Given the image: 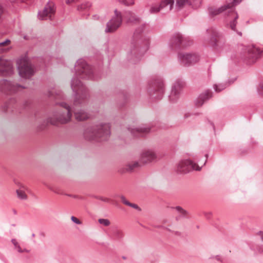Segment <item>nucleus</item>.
<instances>
[{"label": "nucleus", "mask_w": 263, "mask_h": 263, "mask_svg": "<svg viewBox=\"0 0 263 263\" xmlns=\"http://www.w3.org/2000/svg\"><path fill=\"white\" fill-rule=\"evenodd\" d=\"M187 117H188V116H187V114H186V115H185V118H187Z\"/></svg>", "instance_id": "09e8293b"}, {"label": "nucleus", "mask_w": 263, "mask_h": 263, "mask_svg": "<svg viewBox=\"0 0 263 263\" xmlns=\"http://www.w3.org/2000/svg\"><path fill=\"white\" fill-rule=\"evenodd\" d=\"M140 162H139L138 161H133L128 163L126 165V171L130 172L133 171L135 168L140 166Z\"/></svg>", "instance_id": "a878e982"}, {"label": "nucleus", "mask_w": 263, "mask_h": 263, "mask_svg": "<svg viewBox=\"0 0 263 263\" xmlns=\"http://www.w3.org/2000/svg\"><path fill=\"white\" fill-rule=\"evenodd\" d=\"M71 220L72 222L77 224H82V223L79 219L73 216L71 217Z\"/></svg>", "instance_id": "c9c22d12"}, {"label": "nucleus", "mask_w": 263, "mask_h": 263, "mask_svg": "<svg viewBox=\"0 0 263 263\" xmlns=\"http://www.w3.org/2000/svg\"><path fill=\"white\" fill-rule=\"evenodd\" d=\"M24 88L25 87L21 85L14 84L6 80H2L0 81V90L6 94L15 93L20 89Z\"/></svg>", "instance_id": "f8f14e48"}, {"label": "nucleus", "mask_w": 263, "mask_h": 263, "mask_svg": "<svg viewBox=\"0 0 263 263\" xmlns=\"http://www.w3.org/2000/svg\"><path fill=\"white\" fill-rule=\"evenodd\" d=\"M215 258L217 260H220V257L219 256H216L215 257Z\"/></svg>", "instance_id": "a18cd8bd"}, {"label": "nucleus", "mask_w": 263, "mask_h": 263, "mask_svg": "<svg viewBox=\"0 0 263 263\" xmlns=\"http://www.w3.org/2000/svg\"><path fill=\"white\" fill-rule=\"evenodd\" d=\"M207 31L211 34V42H213L215 46H219L222 39V35L215 29H210Z\"/></svg>", "instance_id": "4be33fe9"}, {"label": "nucleus", "mask_w": 263, "mask_h": 263, "mask_svg": "<svg viewBox=\"0 0 263 263\" xmlns=\"http://www.w3.org/2000/svg\"><path fill=\"white\" fill-rule=\"evenodd\" d=\"M101 200L105 202H110V200L109 198H104V197H100L99 198Z\"/></svg>", "instance_id": "ea45409f"}, {"label": "nucleus", "mask_w": 263, "mask_h": 263, "mask_svg": "<svg viewBox=\"0 0 263 263\" xmlns=\"http://www.w3.org/2000/svg\"><path fill=\"white\" fill-rule=\"evenodd\" d=\"M238 34H239L240 35H241V32H238Z\"/></svg>", "instance_id": "de8ad7c7"}, {"label": "nucleus", "mask_w": 263, "mask_h": 263, "mask_svg": "<svg viewBox=\"0 0 263 263\" xmlns=\"http://www.w3.org/2000/svg\"><path fill=\"white\" fill-rule=\"evenodd\" d=\"M48 96L55 99H64V96L62 92L60 90L55 88L50 90L48 92Z\"/></svg>", "instance_id": "b1692460"}, {"label": "nucleus", "mask_w": 263, "mask_h": 263, "mask_svg": "<svg viewBox=\"0 0 263 263\" xmlns=\"http://www.w3.org/2000/svg\"><path fill=\"white\" fill-rule=\"evenodd\" d=\"M16 194L17 197L21 200H25L27 198V195L25 194V192L22 190H17Z\"/></svg>", "instance_id": "c756f323"}, {"label": "nucleus", "mask_w": 263, "mask_h": 263, "mask_svg": "<svg viewBox=\"0 0 263 263\" xmlns=\"http://www.w3.org/2000/svg\"><path fill=\"white\" fill-rule=\"evenodd\" d=\"M124 236V233L121 230L115 229L112 232V238L115 240L121 241Z\"/></svg>", "instance_id": "393cba45"}, {"label": "nucleus", "mask_w": 263, "mask_h": 263, "mask_svg": "<svg viewBox=\"0 0 263 263\" xmlns=\"http://www.w3.org/2000/svg\"><path fill=\"white\" fill-rule=\"evenodd\" d=\"M175 210L180 214V216L176 217V219L178 220L181 216L185 217L187 215V212L183 210L181 206H177L174 208Z\"/></svg>", "instance_id": "cd10ccee"}, {"label": "nucleus", "mask_w": 263, "mask_h": 263, "mask_svg": "<svg viewBox=\"0 0 263 263\" xmlns=\"http://www.w3.org/2000/svg\"><path fill=\"white\" fill-rule=\"evenodd\" d=\"M12 72L13 67L11 61L0 58V76H6L11 74Z\"/></svg>", "instance_id": "f3484780"}, {"label": "nucleus", "mask_w": 263, "mask_h": 263, "mask_svg": "<svg viewBox=\"0 0 263 263\" xmlns=\"http://www.w3.org/2000/svg\"><path fill=\"white\" fill-rule=\"evenodd\" d=\"M178 59L181 64L189 66L196 63L199 60V57L195 53L180 52L178 54Z\"/></svg>", "instance_id": "ddd939ff"}, {"label": "nucleus", "mask_w": 263, "mask_h": 263, "mask_svg": "<svg viewBox=\"0 0 263 263\" xmlns=\"http://www.w3.org/2000/svg\"><path fill=\"white\" fill-rule=\"evenodd\" d=\"M149 92L150 95L154 96V98L160 99L162 97L164 92V85L162 79L160 77L153 79L150 84Z\"/></svg>", "instance_id": "423d86ee"}, {"label": "nucleus", "mask_w": 263, "mask_h": 263, "mask_svg": "<svg viewBox=\"0 0 263 263\" xmlns=\"http://www.w3.org/2000/svg\"><path fill=\"white\" fill-rule=\"evenodd\" d=\"M183 85L184 83L181 80H177L174 82L169 96V99L171 102L174 103L178 100Z\"/></svg>", "instance_id": "2eb2a0df"}, {"label": "nucleus", "mask_w": 263, "mask_h": 263, "mask_svg": "<svg viewBox=\"0 0 263 263\" xmlns=\"http://www.w3.org/2000/svg\"><path fill=\"white\" fill-rule=\"evenodd\" d=\"M91 6V4L89 2H85L84 3L78 6V10H84L88 8H89Z\"/></svg>", "instance_id": "2f4dec72"}, {"label": "nucleus", "mask_w": 263, "mask_h": 263, "mask_svg": "<svg viewBox=\"0 0 263 263\" xmlns=\"http://www.w3.org/2000/svg\"><path fill=\"white\" fill-rule=\"evenodd\" d=\"M61 108L54 112L52 117L47 119L46 124L50 123L53 125H57L58 123L66 124L69 122L72 117L71 108L69 105L65 102L57 103Z\"/></svg>", "instance_id": "20e7f679"}, {"label": "nucleus", "mask_w": 263, "mask_h": 263, "mask_svg": "<svg viewBox=\"0 0 263 263\" xmlns=\"http://www.w3.org/2000/svg\"><path fill=\"white\" fill-rule=\"evenodd\" d=\"M144 28H145L144 24H142L138 28H137L136 29V30L134 32V37H136L138 34L141 33L144 30Z\"/></svg>", "instance_id": "473e14b6"}, {"label": "nucleus", "mask_w": 263, "mask_h": 263, "mask_svg": "<svg viewBox=\"0 0 263 263\" xmlns=\"http://www.w3.org/2000/svg\"><path fill=\"white\" fill-rule=\"evenodd\" d=\"M158 159V154L154 149H146L140 153L139 161L140 163L145 164L156 162Z\"/></svg>", "instance_id": "9b49d317"}, {"label": "nucleus", "mask_w": 263, "mask_h": 263, "mask_svg": "<svg viewBox=\"0 0 263 263\" xmlns=\"http://www.w3.org/2000/svg\"><path fill=\"white\" fill-rule=\"evenodd\" d=\"M131 134L135 137L143 136L145 134L150 132L149 127L142 125L136 128H131L129 129Z\"/></svg>", "instance_id": "412c9836"}, {"label": "nucleus", "mask_w": 263, "mask_h": 263, "mask_svg": "<svg viewBox=\"0 0 263 263\" xmlns=\"http://www.w3.org/2000/svg\"><path fill=\"white\" fill-rule=\"evenodd\" d=\"M214 89L216 92H220L225 89L227 87V84H219L214 85Z\"/></svg>", "instance_id": "7c9ffc66"}, {"label": "nucleus", "mask_w": 263, "mask_h": 263, "mask_svg": "<svg viewBox=\"0 0 263 263\" xmlns=\"http://www.w3.org/2000/svg\"><path fill=\"white\" fill-rule=\"evenodd\" d=\"M34 235H34V234H32V237H34Z\"/></svg>", "instance_id": "8fccbe9b"}, {"label": "nucleus", "mask_w": 263, "mask_h": 263, "mask_svg": "<svg viewBox=\"0 0 263 263\" xmlns=\"http://www.w3.org/2000/svg\"><path fill=\"white\" fill-rule=\"evenodd\" d=\"M77 0H66V2L67 4H70L72 3L76 2Z\"/></svg>", "instance_id": "a19ab883"}, {"label": "nucleus", "mask_w": 263, "mask_h": 263, "mask_svg": "<svg viewBox=\"0 0 263 263\" xmlns=\"http://www.w3.org/2000/svg\"><path fill=\"white\" fill-rule=\"evenodd\" d=\"M76 73L72 79L71 87L74 93V99L72 106L75 118L78 121H84L89 117L87 111L82 109L87 104L89 94L87 88L77 77L82 79H95V76L91 66L88 65L83 59H79L75 65Z\"/></svg>", "instance_id": "f257e3e1"}, {"label": "nucleus", "mask_w": 263, "mask_h": 263, "mask_svg": "<svg viewBox=\"0 0 263 263\" xmlns=\"http://www.w3.org/2000/svg\"><path fill=\"white\" fill-rule=\"evenodd\" d=\"M212 97V92L210 90H206L199 95L196 100L195 103L197 107L201 106L204 102L207 101Z\"/></svg>", "instance_id": "aec40b11"}, {"label": "nucleus", "mask_w": 263, "mask_h": 263, "mask_svg": "<svg viewBox=\"0 0 263 263\" xmlns=\"http://www.w3.org/2000/svg\"><path fill=\"white\" fill-rule=\"evenodd\" d=\"M200 169L196 163L188 159L179 161L175 168L176 171L180 174H186L192 170L199 171Z\"/></svg>", "instance_id": "6e6552de"}, {"label": "nucleus", "mask_w": 263, "mask_h": 263, "mask_svg": "<svg viewBox=\"0 0 263 263\" xmlns=\"http://www.w3.org/2000/svg\"><path fill=\"white\" fill-rule=\"evenodd\" d=\"M242 0H233L232 2L222 6L220 8H210L209 9V13L212 16H215L224 11L228 10L227 12L230 14L233 18V20L230 22V27L232 30L235 31L237 20L238 18V14L234 10L233 7L238 4Z\"/></svg>", "instance_id": "39448f33"}, {"label": "nucleus", "mask_w": 263, "mask_h": 263, "mask_svg": "<svg viewBox=\"0 0 263 263\" xmlns=\"http://www.w3.org/2000/svg\"><path fill=\"white\" fill-rule=\"evenodd\" d=\"M201 0H176L175 7L178 9H181L186 6H190L195 9L199 7Z\"/></svg>", "instance_id": "a211bd4d"}, {"label": "nucleus", "mask_w": 263, "mask_h": 263, "mask_svg": "<svg viewBox=\"0 0 263 263\" xmlns=\"http://www.w3.org/2000/svg\"><path fill=\"white\" fill-rule=\"evenodd\" d=\"M260 235L261 236L262 240H263V232H259Z\"/></svg>", "instance_id": "c03bdc74"}, {"label": "nucleus", "mask_w": 263, "mask_h": 263, "mask_svg": "<svg viewBox=\"0 0 263 263\" xmlns=\"http://www.w3.org/2000/svg\"><path fill=\"white\" fill-rule=\"evenodd\" d=\"M11 3H14L16 0H9Z\"/></svg>", "instance_id": "49530a36"}, {"label": "nucleus", "mask_w": 263, "mask_h": 263, "mask_svg": "<svg viewBox=\"0 0 263 263\" xmlns=\"http://www.w3.org/2000/svg\"><path fill=\"white\" fill-rule=\"evenodd\" d=\"M258 91L260 95H263V82L260 84Z\"/></svg>", "instance_id": "58836bf2"}, {"label": "nucleus", "mask_w": 263, "mask_h": 263, "mask_svg": "<svg viewBox=\"0 0 263 263\" xmlns=\"http://www.w3.org/2000/svg\"><path fill=\"white\" fill-rule=\"evenodd\" d=\"M120 198H121V200L122 201V202L125 205H127V204L128 203L129 201H127L126 200V199L125 198V197L123 196V195H121L120 196Z\"/></svg>", "instance_id": "4c0bfd02"}, {"label": "nucleus", "mask_w": 263, "mask_h": 263, "mask_svg": "<svg viewBox=\"0 0 263 263\" xmlns=\"http://www.w3.org/2000/svg\"><path fill=\"white\" fill-rule=\"evenodd\" d=\"M98 222L99 223L106 227L109 226L110 224V221L107 219L100 218L98 220Z\"/></svg>", "instance_id": "72a5a7b5"}, {"label": "nucleus", "mask_w": 263, "mask_h": 263, "mask_svg": "<svg viewBox=\"0 0 263 263\" xmlns=\"http://www.w3.org/2000/svg\"><path fill=\"white\" fill-rule=\"evenodd\" d=\"M10 43V41L8 39L6 40L4 42H0V50L3 52H5L8 50V47L7 46L9 45Z\"/></svg>", "instance_id": "c85d7f7f"}, {"label": "nucleus", "mask_w": 263, "mask_h": 263, "mask_svg": "<svg viewBox=\"0 0 263 263\" xmlns=\"http://www.w3.org/2000/svg\"><path fill=\"white\" fill-rule=\"evenodd\" d=\"M125 17L127 23L132 25L139 24L140 23V18L131 11L126 12Z\"/></svg>", "instance_id": "5701e85b"}, {"label": "nucleus", "mask_w": 263, "mask_h": 263, "mask_svg": "<svg viewBox=\"0 0 263 263\" xmlns=\"http://www.w3.org/2000/svg\"><path fill=\"white\" fill-rule=\"evenodd\" d=\"M127 205H128L129 206H130V207L133 208H134L135 209H137V210H140L139 207L137 204H134V203H130L129 202H128V203L127 204Z\"/></svg>", "instance_id": "e433bc0d"}, {"label": "nucleus", "mask_w": 263, "mask_h": 263, "mask_svg": "<svg viewBox=\"0 0 263 263\" xmlns=\"http://www.w3.org/2000/svg\"><path fill=\"white\" fill-rule=\"evenodd\" d=\"M189 42L188 37H184L180 33H176L171 38L170 44L172 48H178L189 45Z\"/></svg>", "instance_id": "4468645a"}, {"label": "nucleus", "mask_w": 263, "mask_h": 263, "mask_svg": "<svg viewBox=\"0 0 263 263\" xmlns=\"http://www.w3.org/2000/svg\"><path fill=\"white\" fill-rule=\"evenodd\" d=\"M247 55L246 58L250 60V62H254L257 58L262 53L263 50L261 51L259 48L255 47H249L246 49Z\"/></svg>", "instance_id": "6ab92c4d"}, {"label": "nucleus", "mask_w": 263, "mask_h": 263, "mask_svg": "<svg viewBox=\"0 0 263 263\" xmlns=\"http://www.w3.org/2000/svg\"><path fill=\"white\" fill-rule=\"evenodd\" d=\"M149 39L147 37L138 39L136 43H132L127 51V60L132 64L138 63L142 55L149 47Z\"/></svg>", "instance_id": "7ed1b4c3"}, {"label": "nucleus", "mask_w": 263, "mask_h": 263, "mask_svg": "<svg viewBox=\"0 0 263 263\" xmlns=\"http://www.w3.org/2000/svg\"><path fill=\"white\" fill-rule=\"evenodd\" d=\"M259 251L261 253H263V246H261L259 248Z\"/></svg>", "instance_id": "37998d69"}, {"label": "nucleus", "mask_w": 263, "mask_h": 263, "mask_svg": "<svg viewBox=\"0 0 263 263\" xmlns=\"http://www.w3.org/2000/svg\"><path fill=\"white\" fill-rule=\"evenodd\" d=\"M174 0H163L160 4H152L150 6L149 12L151 14H156L159 12L162 13L169 12L173 8Z\"/></svg>", "instance_id": "0eeeda50"}, {"label": "nucleus", "mask_w": 263, "mask_h": 263, "mask_svg": "<svg viewBox=\"0 0 263 263\" xmlns=\"http://www.w3.org/2000/svg\"><path fill=\"white\" fill-rule=\"evenodd\" d=\"M11 242L14 246V249L19 253L28 252L29 251L26 249H22L18 242L15 239H12Z\"/></svg>", "instance_id": "bb28decb"}, {"label": "nucleus", "mask_w": 263, "mask_h": 263, "mask_svg": "<svg viewBox=\"0 0 263 263\" xmlns=\"http://www.w3.org/2000/svg\"><path fill=\"white\" fill-rule=\"evenodd\" d=\"M55 9L52 3H48L42 11L38 13V17L40 20H52L54 14Z\"/></svg>", "instance_id": "dca6fc26"}, {"label": "nucleus", "mask_w": 263, "mask_h": 263, "mask_svg": "<svg viewBox=\"0 0 263 263\" xmlns=\"http://www.w3.org/2000/svg\"><path fill=\"white\" fill-rule=\"evenodd\" d=\"M118 1L126 6H129L134 4V0H118Z\"/></svg>", "instance_id": "f704fd0d"}, {"label": "nucleus", "mask_w": 263, "mask_h": 263, "mask_svg": "<svg viewBox=\"0 0 263 263\" xmlns=\"http://www.w3.org/2000/svg\"><path fill=\"white\" fill-rule=\"evenodd\" d=\"M115 16L107 22L105 29L106 33H112L116 31L121 25L122 23V16L121 13L117 9L115 11Z\"/></svg>", "instance_id": "1a4fd4ad"}, {"label": "nucleus", "mask_w": 263, "mask_h": 263, "mask_svg": "<svg viewBox=\"0 0 263 263\" xmlns=\"http://www.w3.org/2000/svg\"><path fill=\"white\" fill-rule=\"evenodd\" d=\"M68 196L74 198H78V196L76 195H68Z\"/></svg>", "instance_id": "79ce46f5"}, {"label": "nucleus", "mask_w": 263, "mask_h": 263, "mask_svg": "<svg viewBox=\"0 0 263 263\" xmlns=\"http://www.w3.org/2000/svg\"><path fill=\"white\" fill-rule=\"evenodd\" d=\"M110 125L99 122L87 126L84 131V137L89 141L101 142L107 140L110 135Z\"/></svg>", "instance_id": "f03ea898"}, {"label": "nucleus", "mask_w": 263, "mask_h": 263, "mask_svg": "<svg viewBox=\"0 0 263 263\" xmlns=\"http://www.w3.org/2000/svg\"><path fill=\"white\" fill-rule=\"evenodd\" d=\"M18 73L21 77L25 79L31 78L34 73V69L31 64L24 60L17 62Z\"/></svg>", "instance_id": "9d476101"}]
</instances>
